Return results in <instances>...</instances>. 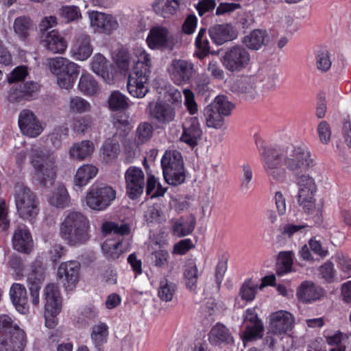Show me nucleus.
<instances>
[{
	"mask_svg": "<svg viewBox=\"0 0 351 351\" xmlns=\"http://www.w3.org/2000/svg\"><path fill=\"white\" fill-rule=\"evenodd\" d=\"M283 164L297 177V184L299 186L298 201L306 212L310 213L315 207L316 184L311 176L303 173L307 172L315 165L314 159L311 158V152L304 146L288 147L283 158Z\"/></svg>",
	"mask_w": 351,
	"mask_h": 351,
	"instance_id": "nucleus-1",
	"label": "nucleus"
},
{
	"mask_svg": "<svg viewBox=\"0 0 351 351\" xmlns=\"http://www.w3.org/2000/svg\"><path fill=\"white\" fill-rule=\"evenodd\" d=\"M89 221L80 212L69 213L60 224V236L69 245L85 243L90 238Z\"/></svg>",
	"mask_w": 351,
	"mask_h": 351,
	"instance_id": "nucleus-2",
	"label": "nucleus"
},
{
	"mask_svg": "<svg viewBox=\"0 0 351 351\" xmlns=\"http://www.w3.org/2000/svg\"><path fill=\"white\" fill-rule=\"evenodd\" d=\"M151 58L145 51H139L138 60L130 73L127 88L134 97L143 98L149 91L148 81L151 73Z\"/></svg>",
	"mask_w": 351,
	"mask_h": 351,
	"instance_id": "nucleus-3",
	"label": "nucleus"
},
{
	"mask_svg": "<svg viewBox=\"0 0 351 351\" xmlns=\"http://www.w3.org/2000/svg\"><path fill=\"white\" fill-rule=\"evenodd\" d=\"M160 165L164 180L168 184L178 186L185 182L184 163L180 151L166 150L161 158Z\"/></svg>",
	"mask_w": 351,
	"mask_h": 351,
	"instance_id": "nucleus-4",
	"label": "nucleus"
},
{
	"mask_svg": "<svg viewBox=\"0 0 351 351\" xmlns=\"http://www.w3.org/2000/svg\"><path fill=\"white\" fill-rule=\"evenodd\" d=\"M31 164L35 169V178L38 183L48 187L56 178L55 159L48 152L40 149H32Z\"/></svg>",
	"mask_w": 351,
	"mask_h": 351,
	"instance_id": "nucleus-5",
	"label": "nucleus"
},
{
	"mask_svg": "<svg viewBox=\"0 0 351 351\" xmlns=\"http://www.w3.org/2000/svg\"><path fill=\"white\" fill-rule=\"evenodd\" d=\"M14 202L19 217L33 223L39 213V201L36 195L23 184L16 186Z\"/></svg>",
	"mask_w": 351,
	"mask_h": 351,
	"instance_id": "nucleus-6",
	"label": "nucleus"
},
{
	"mask_svg": "<svg viewBox=\"0 0 351 351\" xmlns=\"http://www.w3.org/2000/svg\"><path fill=\"white\" fill-rule=\"evenodd\" d=\"M260 154L262 156L264 169L268 176L276 181H282L285 177V170L280 165L282 157L275 149L267 147L261 140L256 141Z\"/></svg>",
	"mask_w": 351,
	"mask_h": 351,
	"instance_id": "nucleus-7",
	"label": "nucleus"
},
{
	"mask_svg": "<svg viewBox=\"0 0 351 351\" xmlns=\"http://www.w3.org/2000/svg\"><path fill=\"white\" fill-rule=\"evenodd\" d=\"M45 326L54 328L58 324L57 315L62 309V298L58 287L56 284L48 285L44 290Z\"/></svg>",
	"mask_w": 351,
	"mask_h": 351,
	"instance_id": "nucleus-8",
	"label": "nucleus"
},
{
	"mask_svg": "<svg viewBox=\"0 0 351 351\" xmlns=\"http://www.w3.org/2000/svg\"><path fill=\"white\" fill-rule=\"evenodd\" d=\"M117 191L106 184L92 185L86 195L87 206L95 210H104L116 199Z\"/></svg>",
	"mask_w": 351,
	"mask_h": 351,
	"instance_id": "nucleus-9",
	"label": "nucleus"
},
{
	"mask_svg": "<svg viewBox=\"0 0 351 351\" xmlns=\"http://www.w3.org/2000/svg\"><path fill=\"white\" fill-rule=\"evenodd\" d=\"M250 60L248 50L239 45L228 47L221 58L223 67L232 73H239L247 68Z\"/></svg>",
	"mask_w": 351,
	"mask_h": 351,
	"instance_id": "nucleus-10",
	"label": "nucleus"
},
{
	"mask_svg": "<svg viewBox=\"0 0 351 351\" xmlns=\"http://www.w3.org/2000/svg\"><path fill=\"white\" fill-rule=\"evenodd\" d=\"M27 339L25 332L21 329L11 317L0 315V350L9 347L16 341Z\"/></svg>",
	"mask_w": 351,
	"mask_h": 351,
	"instance_id": "nucleus-11",
	"label": "nucleus"
},
{
	"mask_svg": "<svg viewBox=\"0 0 351 351\" xmlns=\"http://www.w3.org/2000/svg\"><path fill=\"white\" fill-rule=\"evenodd\" d=\"M169 74L175 84H189L195 74L194 64L190 60L174 59L171 63Z\"/></svg>",
	"mask_w": 351,
	"mask_h": 351,
	"instance_id": "nucleus-12",
	"label": "nucleus"
},
{
	"mask_svg": "<svg viewBox=\"0 0 351 351\" xmlns=\"http://www.w3.org/2000/svg\"><path fill=\"white\" fill-rule=\"evenodd\" d=\"M203 135L202 129L197 117L185 118L182 125V134L180 141L193 149L199 143Z\"/></svg>",
	"mask_w": 351,
	"mask_h": 351,
	"instance_id": "nucleus-13",
	"label": "nucleus"
},
{
	"mask_svg": "<svg viewBox=\"0 0 351 351\" xmlns=\"http://www.w3.org/2000/svg\"><path fill=\"white\" fill-rule=\"evenodd\" d=\"M126 194L131 199L140 197L144 190L145 176L140 167H130L125 173Z\"/></svg>",
	"mask_w": 351,
	"mask_h": 351,
	"instance_id": "nucleus-14",
	"label": "nucleus"
},
{
	"mask_svg": "<svg viewBox=\"0 0 351 351\" xmlns=\"http://www.w3.org/2000/svg\"><path fill=\"white\" fill-rule=\"evenodd\" d=\"M150 118L160 124H168L176 117L175 106L163 101L149 102L147 106Z\"/></svg>",
	"mask_w": 351,
	"mask_h": 351,
	"instance_id": "nucleus-15",
	"label": "nucleus"
},
{
	"mask_svg": "<svg viewBox=\"0 0 351 351\" xmlns=\"http://www.w3.org/2000/svg\"><path fill=\"white\" fill-rule=\"evenodd\" d=\"M80 263L76 261L62 263L58 269V276L66 289H73L78 282Z\"/></svg>",
	"mask_w": 351,
	"mask_h": 351,
	"instance_id": "nucleus-16",
	"label": "nucleus"
},
{
	"mask_svg": "<svg viewBox=\"0 0 351 351\" xmlns=\"http://www.w3.org/2000/svg\"><path fill=\"white\" fill-rule=\"evenodd\" d=\"M19 126L23 134L30 137L38 136L43 130L35 114L28 109L20 112Z\"/></svg>",
	"mask_w": 351,
	"mask_h": 351,
	"instance_id": "nucleus-17",
	"label": "nucleus"
},
{
	"mask_svg": "<svg viewBox=\"0 0 351 351\" xmlns=\"http://www.w3.org/2000/svg\"><path fill=\"white\" fill-rule=\"evenodd\" d=\"M212 42L216 45H222L237 38L236 28L230 23L215 24L208 29Z\"/></svg>",
	"mask_w": 351,
	"mask_h": 351,
	"instance_id": "nucleus-18",
	"label": "nucleus"
},
{
	"mask_svg": "<svg viewBox=\"0 0 351 351\" xmlns=\"http://www.w3.org/2000/svg\"><path fill=\"white\" fill-rule=\"evenodd\" d=\"M293 317L286 311L273 313L270 316L269 332L274 335H282L291 330L293 324Z\"/></svg>",
	"mask_w": 351,
	"mask_h": 351,
	"instance_id": "nucleus-19",
	"label": "nucleus"
},
{
	"mask_svg": "<svg viewBox=\"0 0 351 351\" xmlns=\"http://www.w3.org/2000/svg\"><path fill=\"white\" fill-rule=\"evenodd\" d=\"M208 341L212 346H221L232 345L234 341L229 328L218 322L210 329L208 333Z\"/></svg>",
	"mask_w": 351,
	"mask_h": 351,
	"instance_id": "nucleus-20",
	"label": "nucleus"
},
{
	"mask_svg": "<svg viewBox=\"0 0 351 351\" xmlns=\"http://www.w3.org/2000/svg\"><path fill=\"white\" fill-rule=\"evenodd\" d=\"M49 66L51 71L55 75L64 74L77 77L80 73L79 66L77 64L63 57L51 59Z\"/></svg>",
	"mask_w": 351,
	"mask_h": 351,
	"instance_id": "nucleus-21",
	"label": "nucleus"
},
{
	"mask_svg": "<svg viewBox=\"0 0 351 351\" xmlns=\"http://www.w3.org/2000/svg\"><path fill=\"white\" fill-rule=\"evenodd\" d=\"M168 30L162 27L152 28L146 39L149 47L155 49H168L171 47V42L168 38Z\"/></svg>",
	"mask_w": 351,
	"mask_h": 351,
	"instance_id": "nucleus-22",
	"label": "nucleus"
},
{
	"mask_svg": "<svg viewBox=\"0 0 351 351\" xmlns=\"http://www.w3.org/2000/svg\"><path fill=\"white\" fill-rule=\"evenodd\" d=\"M71 53L72 57L77 60H86L93 53L90 38L88 35L81 34L73 43Z\"/></svg>",
	"mask_w": 351,
	"mask_h": 351,
	"instance_id": "nucleus-23",
	"label": "nucleus"
},
{
	"mask_svg": "<svg viewBox=\"0 0 351 351\" xmlns=\"http://www.w3.org/2000/svg\"><path fill=\"white\" fill-rule=\"evenodd\" d=\"M10 295L16 311L21 314L29 312V305L25 287L19 283H14L10 290Z\"/></svg>",
	"mask_w": 351,
	"mask_h": 351,
	"instance_id": "nucleus-24",
	"label": "nucleus"
},
{
	"mask_svg": "<svg viewBox=\"0 0 351 351\" xmlns=\"http://www.w3.org/2000/svg\"><path fill=\"white\" fill-rule=\"evenodd\" d=\"M44 278L45 273L41 266L34 267L28 275L27 285L34 305H37L39 303V292Z\"/></svg>",
	"mask_w": 351,
	"mask_h": 351,
	"instance_id": "nucleus-25",
	"label": "nucleus"
},
{
	"mask_svg": "<svg viewBox=\"0 0 351 351\" xmlns=\"http://www.w3.org/2000/svg\"><path fill=\"white\" fill-rule=\"evenodd\" d=\"M13 247L15 250L28 254L33 247V239L30 231L27 228H18L12 237Z\"/></svg>",
	"mask_w": 351,
	"mask_h": 351,
	"instance_id": "nucleus-26",
	"label": "nucleus"
},
{
	"mask_svg": "<svg viewBox=\"0 0 351 351\" xmlns=\"http://www.w3.org/2000/svg\"><path fill=\"white\" fill-rule=\"evenodd\" d=\"M42 43L49 51L54 53H62L67 47L64 38L54 29L47 34Z\"/></svg>",
	"mask_w": 351,
	"mask_h": 351,
	"instance_id": "nucleus-27",
	"label": "nucleus"
},
{
	"mask_svg": "<svg viewBox=\"0 0 351 351\" xmlns=\"http://www.w3.org/2000/svg\"><path fill=\"white\" fill-rule=\"evenodd\" d=\"M92 25L97 27L99 30L106 34H110L118 26V22L114 17L101 12H95L91 17Z\"/></svg>",
	"mask_w": 351,
	"mask_h": 351,
	"instance_id": "nucleus-28",
	"label": "nucleus"
},
{
	"mask_svg": "<svg viewBox=\"0 0 351 351\" xmlns=\"http://www.w3.org/2000/svg\"><path fill=\"white\" fill-rule=\"evenodd\" d=\"M269 41V35L266 30L256 29L249 35L242 38V43L249 49L258 50Z\"/></svg>",
	"mask_w": 351,
	"mask_h": 351,
	"instance_id": "nucleus-29",
	"label": "nucleus"
},
{
	"mask_svg": "<svg viewBox=\"0 0 351 351\" xmlns=\"http://www.w3.org/2000/svg\"><path fill=\"white\" fill-rule=\"evenodd\" d=\"M196 221L193 216H184L172 221V233L179 237L191 234L195 229Z\"/></svg>",
	"mask_w": 351,
	"mask_h": 351,
	"instance_id": "nucleus-30",
	"label": "nucleus"
},
{
	"mask_svg": "<svg viewBox=\"0 0 351 351\" xmlns=\"http://www.w3.org/2000/svg\"><path fill=\"white\" fill-rule=\"evenodd\" d=\"M321 293L317 291L314 283L304 281L297 290V297L300 301L308 303L319 299Z\"/></svg>",
	"mask_w": 351,
	"mask_h": 351,
	"instance_id": "nucleus-31",
	"label": "nucleus"
},
{
	"mask_svg": "<svg viewBox=\"0 0 351 351\" xmlns=\"http://www.w3.org/2000/svg\"><path fill=\"white\" fill-rule=\"evenodd\" d=\"M94 144L90 141L75 143L69 149L71 158L81 161L90 156L94 152Z\"/></svg>",
	"mask_w": 351,
	"mask_h": 351,
	"instance_id": "nucleus-32",
	"label": "nucleus"
},
{
	"mask_svg": "<svg viewBox=\"0 0 351 351\" xmlns=\"http://www.w3.org/2000/svg\"><path fill=\"white\" fill-rule=\"evenodd\" d=\"M108 327L104 322H99L93 326L90 338L98 351H103V346L107 342Z\"/></svg>",
	"mask_w": 351,
	"mask_h": 351,
	"instance_id": "nucleus-33",
	"label": "nucleus"
},
{
	"mask_svg": "<svg viewBox=\"0 0 351 351\" xmlns=\"http://www.w3.org/2000/svg\"><path fill=\"white\" fill-rule=\"evenodd\" d=\"M14 30L19 39L25 41L34 29V23L32 19L26 16L17 17L14 22Z\"/></svg>",
	"mask_w": 351,
	"mask_h": 351,
	"instance_id": "nucleus-34",
	"label": "nucleus"
},
{
	"mask_svg": "<svg viewBox=\"0 0 351 351\" xmlns=\"http://www.w3.org/2000/svg\"><path fill=\"white\" fill-rule=\"evenodd\" d=\"M123 239H106L101 245L104 254L108 259L116 260L124 252L122 247Z\"/></svg>",
	"mask_w": 351,
	"mask_h": 351,
	"instance_id": "nucleus-35",
	"label": "nucleus"
},
{
	"mask_svg": "<svg viewBox=\"0 0 351 351\" xmlns=\"http://www.w3.org/2000/svg\"><path fill=\"white\" fill-rule=\"evenodd\" d=\"M179 6L178 0H156L153 4V10L156 14L166 18L175 14Z\"/></svg>",
	"mask_w": 351,
	"mask_h": 351,
	"instance_id": "nucleus-36",
	"label": "nucleus"
},
{
	"mask_svg": "<svg viewBox=\"0 0 351 351\" xmlns=\"http://www.w3.org/2000/svg\"><path fill=\"white\" fill-rule=\"evenodd\" d=\"M98 169L92 165H84L80 167L75 176L74 182L80 187L86 185L88 182L96 176Z\"/></svg>",
	"mask_w": 351,
	"mask_h": 351,
	"instance_id": "nucleus-37",
	"label": "nucleus"
},
{
	"mask_svg": "<svg viewBox=\"0 0 351 351\" xmlns=\"http://www.w3.org/2000/svg\"><path fill=\"white\" fill-rule=\"evenodd\" d=\"M108 106L112 112L125 111L130 107L129 99L119 90H114L108 97Z\"/></svg>",
	"mask_w": 351,
	"mask_h": 351,
	"instance_id": "nucleus-38",
	"label": "nucleus"
},
{
	"mask_svg": "<svg viewBox=\"0 0 351 351\" xmlns=\"http://www.w3.org/2000/svg\"><path fill=\"white\" fill-rule=\"evenodd\" d=\"M153 134V125L149 122H142L136 129L134 143L138 146L145 144L152 139Z\"/></svg>",
	"mask_w": 351,
	"mask_h": 351,
	"instance_id": "nucleus-39",
	"label": "nucleus"
},
{
	"mask_svg": "<svg viewBox=\"0 0 351 351\" xmlns=\"http://www.w3.org/2000/svg\"><path fill=\"white\" fill-rule=\"evenodd\" d=\"M128 115L123 111L115 112L112 116L113 125L120 136L125 137L130 131Z\"/></svg>",
	"mask_w": 351,
	"mask_h": 351,
	"instance_id": "nucleus-40",
	"label": "nucleus"
},
{
	"mask_svg": "<svg viewBox=\"0 0 351 351\" xmlns=\"http://www.w3.org/2000/svg\"><path fill=\"white\" fill-rule=\"evenodd\" d=\"M206 124L208 128H221L224 123V117L217 110L208 105L204 109Z\"/></svg>",
	"mask_w": 351,
	"mask_h": 351,
	"instance_id": "nucleus-41",
	"label": "nucleus"
},
{
	"mask_svg": "<svg viewBox=\"0 0 351 351\" xmlns=\"http://www.w3.org/2000/svg\"><path fill=\"white\" fill-rule=\"evenodd\" d=\"M78 88L84 95H93L98 90V84L90 74H83L80 79Z\"/></svg>",
	"mask_w": 351,
	"mask_h": 351,
	"instance_id": "nucleus-42",
	"label": "nucleus"
},
{
	"mask_svg": "<svg viewBox=\"0 0 351 351\" xmlns=\"http://www.w3.org/2000/svg\"><path fill=\"white\" fill-rule=\"evenodd\" d=\"M293 254L290 251L281 252L278 255L277 274L284 276L291 271L293 265Z\"/></svg>",
	"mask_w": 351,
	"mask_h": 351,
	"instance_id": "nucleus-43",
	"label": "nucleus"
},
{
	"mask_svg": "<svg viewBox=\"0 0 351 351\" xmlns=\"http://www.w3.org/2000/svg\"><path fill=\"white\" fill-rule=\"evenodd\" d=\"M184 274L186 287L190 290H194L196 288L198 279V270L194 261L191 260L186 264Z\"/></svg>",
	"mask_w": 351,
	"mask_h": 351,
	"instance_id": "nucleus-44",
	"label": "nucleus"
},
{
	"mask_svg": "<svg viewBox=\"0 0 351 351\" xmlns=\"http://www.w3.org/2000/svg\"><path fill=\"white\" fill-rule=\"evenodd\" d=\"M209 106L220 112L223 117L229 116L234 107V104L225 95L217 96Z\"/></svg>",
	"mask_w": 351,
	"mask_h": 351,
	"instance_id": "nucleus-45",
	"label": "nucleus"
},
{
	"mask_svg": "<svg viewBox=\"0 0 351 351\" xmlns=\"http://www.w3.org/2000/svg\"><path fill=\"white\" fill-rule=\"evenodd\" d=\"M91 69L95 73L102 78L108 77L109 73L106 58L101 53L95 54L91 62Z\"/></svg>",
	"mask_w": 351,
	"mask_h": 351,
	"instance_id": "nucleus-46",
	"label": "nucleus"
},
{
	"mask_svg": "<svg viewBox=\"0 0 351 351\" xmlns=\"http://www.w3.org/2000/svg\"><path fill=\"white\" fill-rule=\"evenodd\" d=\"M104 158L106 162L112 160L117 158L119 153V144L113 138L107 139L102 147Z\"/></svg>",
	"mask_w": 351,
	"mask_h": 351,
	"instance_id": "nucleus-47",
	"label": "nucleus"
},
{
	"mask_svg": "<svg viewBox=\"0 0 351 351\" xmlns=\"http://www.w3.org/2000/svg\"><path fill=\"white\" fill-rule=\"evenodd\" d=\"M101 230L104 234L113 232L119 237H123L130 233V228L127 224L119 226L118 223L112 221L104 222L101 226Z\"/></svg>",
	"mask_w": 351,
	"mask_h": 351,
	"instance_id": "nucleus-48",
	"label": "nucleus"
},
{
	"mask_svg": "<svg viewBox=\"0 0 351 351\" xmlns=\"http://www.w3.org/2000/svg\"><path fill=\"white\" fill-rule=\"evenodd\" d=\"M263 330L264 326L262 321L248 324L245 326V328L243 332V338L246 341H252L256 338L262 337Z\"/></svg>",
	"mask_w": 351,
	"mask_h": 351,
	"instance_id": "nucleus-49",
	"label": "nucleus"
},
{
	"mask_svg": "<svg viewBox=\"0 0 351 351\" xmlns=\"http://www.w3.org/2000/svg\"><path fill=\"white\" fill-rule=\"evenodd\" d=\"M256 291L257 284L254 283L251 279H249L242 285L239 291V295L243 300L252 302L256 297Z\"/></svg>",
	"mask_w": 351,
	"mask_h": 351,
	"instance_id": "nucleus-50",
	"label": "nucleus"
},
{
	"mask_svg": "<svg viewBox=\"0 0 351 351\" xmlns=\"http://www.w3.org/2000/svg\"><path fill=\"white\" fill-rule=\"evenodd\" d=\"M332 65L330 53L329 51H319L315 56L316 68L322 73H326L330 70Z\"/></svg>",
	"mask_w": 351,
	"mask_h": 351,
	"instance_id": "nucleus-51",
	"label": "nucleus"
},
{
	"mask_svg": "<svg viewBox=\"0 0 351 351\" xmlns=\"http://www.w3.org/2000/svg\"><path fill=\"white\" fill-rule=\"evenodd\" d=\"M49 202L57 208H64L68 204V193L65 188L62 187L58 192L49 197Z\"/></svg>",
	"mask_w": 351,
	"mask_h": 351,
	"instance_id": "nucleus-52",
	"label": "nucleus"
},
{
	"mask_svg": "<svg viewBox=\"0 0 351 351\" xmlns=\"http://www.w3.org/2000/svg\"><path fill=\"white\" fill-rule=\"evenodd\" d=\"M335 261L339 270L349 278L351 277V258L342 252L335 254Z\"/></svg>",
	"mask_w": 351,
	"mask_h": 351,
	"instance_id": "nucleus-53",
	"label": "nucleus"
},
{
	"mask_svg": "<svg viewBox=\"0 0 351 351\" xmlns=\"http://www.w3.org/2000/svg\"><path fill=\"white\" fill-rule=\"evenodd\" d=\"M69 135V128L66 126L61 125L54 128L49 135L50 141L53 145L58 148L61 146L62 141Z\"/></svg>",
	"mask_w": 351,
	"mask_h": 351,
	"instance_id": "nucleus-54",
	"label": "nucleus"
},
{
	"mask_svg": "<svg viewBox=\"0 0 351 351\" xmlns=\"http://www.w3.org/2000/svg\"><path fill=\"white\" fill-rule=\"evenodd\" d=\"M175 293V285L170 283L167 279L162 280L160 283V287L158 295L160 300L169 302L173 299Z\"/></svg>",
	"mask_w": 351,
	"mask_h": 351,
	"instance_id": "nucleus-55",
	"label": "nucleus"
},
{
	"mask_svg": "<svg viewBox=\"0 0 351 351\" xmlns=\"http://www.w3.org/2000/svg\"><path fill=\"white\" fill-rule=\"evenodd\" d=\"M70 110L71 112L83 113L90 110V104L80 97H73L70 100Z\"/></svg>",
	"mask_w": 351,
	"mask_h": 351,
	"instance_id": "nucleus-56",
	"label": "nucleus"
},
{
	"mask_svg": "<svg viewBox=\"0 0 351 351\" xmlns=\"http://www.w3.org/2000/svg\"><path fill=\"white\" fill-rule=\"evenodd\" d=\"M319 274L322 277L329 283L335 281L337 271L335 268L333 263L330 261H327L319 267Z\"/></svg>",
	"mask_w": 351,
	"mask_h": 351,
	"instance_id": "nucleus-57",
	"label": "nucleus"
},
{
	"mask_svg": "<svg viewBox=\"0 0 351 351\" xmlns=\"http://www.w3.org/2000/svg\"><path fill=\"white\" fill-rule=\"evenodd\" d=\"M92 123V119L88 115L76 118L73 120V129L76 133L83 134L91 128Z\"/></svg>",
	"mask_w": 351,
	"mask_h": 351,
	"instance_id": "nucleus-58",
	"label": "nucleus"
},
{
	"mask_svg": "<svg viewBox=\"0 0 351 351\" xmlns=\"http://www.w3.org/2000/svg\"><path fill=\"white\" fill-rule=\"evenodd\" d=\"M308 246L315 255L319 256L322 258L327 257L329 254L328 247L323 245V243L316 239L313 237L308 241Z\"/></svg>",
	"mask_w": 351,
	"mask_h": 351,
	"instance_id": "nucleus-59",
	"label": "nucleus"
},
{
	"mask_svg": "<svg viewBox=\"0 0 351 351\" xmlns=\"http://www.w3.org/2000/svg\"><path fill=\"white\" fill-rule=\"evenodd\" d=\"M228 258L223 255L219 259L215 270V280L219 288L228 268Z\"/></svg>",
	"mask_w": 351,
	"mask_h": 351,
	"instance_id": "nucleus-60",
	"label": "nucleus"
},
{
	"mask_svg": "<svg viewBox=\"0 0 351 351\" xmlns=\"http://www.w3.org/2000/svg\"><path fill=\"white\" fill-rule=\"evenodd\" d=\"M130 59V53L126 49L121 47L118 49L115 61L120 69L123 71L128 70Z\"/></svg>",
	"mask_w": 351,
	"mask_h": 351,
	"instance_id": "nucleus-61",
	"label": "nucleus"
},
{
	"mask_svg": "<svg viewBox=\"0 0 351 351\" xmlns=\"http://www.w3.org/2000/svg\"><path fill=\"white\" fill-rule=\"evenodd\" d=\"M151 258L157 267H165L168 264L169 254L166 250H158L152 253Z\"/></svg>",
	"mask_w": 351,
	"mask_h": 351,
	"instance_id": "nucleus-62",
	"label": "nucleus"
},
{
	"mask_svg": "<svg viewBox=\"0 0 351 351\" xmlns=\"http://www.w3.org/2000/svg\"><path fill=\"white\" fill-rule=\"evenodd\" d=\"M98 316V311L93 305H88L83 307L80 313L78 322L88 323L89 321L95 319Z\"/></svg>",
	"mask_w": 351,
	"mask_h": 351,
	"instance_id": "nucleus-63",
	"label": "nucleus"
},
{
	"mask_svg": "<svg viewBox=\"0 0 351 351\" xmlns=\"http://www.w3.org/2000/svg\"><path fill=\"white\" fill-rule=\"evenodd\" d=\"M191 239H184L174 244L172 254L176 255H184L191 249L195 248Z\"/></svg>",
	"mask_w": 351,
	"mask_h": 351,
	"instance_id": "nucleus-64",
	"label": "nucleus"
}]
</instances>
